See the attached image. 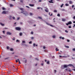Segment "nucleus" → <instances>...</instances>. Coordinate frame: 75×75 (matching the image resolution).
Returning a JSON list of instances; mask_svg holds the SVG:
<instances>
[{"mask_svg":"<svg viewBox=\"0 0 75 75\" xmlns=\"http://www.w3.org/2000/svg\"><path fill=\"white\" fill-rule=\"evenodd\" d=\"M6 52H2L1 53V55L3 56V57H5V55H6Z\"/></svg>","mask_w":75,"mask_h":75,"instance_id":"nucleus-1","label":"nucleus"},{"mask_svg":"<svg viewBox=\"0 0 75 75\" xmlns=\"http://www.w3.org/2000/svg\"><path fill=\"white\" fill-rule=\"evenodd\" d=\"M15 29L16 30H17L18 31H20V30H21V28L19 27H17Z\"/></svg>","mask_w":75,"mask_h":75,"instance_id":"nucleus-2","label":"nucleus"},{"mask_svg":"<svg viewBox=\"0 0 75 75\" xmlns=\"http://www.w3.org/2000/svg\"><path fill=\"white\" fill-rule=\"evenodd\" d=\"M65 70H66V71H67V72H71V69L69 68L65 69Z\"/></svg>","mask_w":75,"mask_h":75,"instance_id":"nucleus-3","label":"nucleus"},{"mask_svg":"<svg viewBox=\"0 0 75 75\" xmlns=\"http://www.w3.org/2000/svg\"><path fill=\"white\" fill-rule=\"evenodd\" d=\"M2 14H7V11H3L2 12Z\"/></svg>","mask_w":75,"mask_h":75,"instance_id":"nucleus-4","label":"nucleus"},{"mask_svg":"<svg viewBox=\"0 0 75 75\" xmlns=\"http://www.w3.org/2000/svg\"><path fill=\"white\" fill-rule=\"evenodd\" d=\"M67 66L68 67H74V65H73L71 64H69L68 65H67Z\"/></svg>","mask_w":75,"mask_h":75,"instance_id":"nucleus-5","label":"nucleus"},{"mask_svg":"<svg viewBox=\"0 0 75 75\" xmlns=\"http://www.w3.org/2000/svg\"><path fill=\"white\" fill-rule=\"evenodd\" d=\"M7 35H11L12 33H11L9 32H7Z\"/></svg>","mask_w":75,"mask_h":75,"instance_id":"nucleus-6","label":"nucleus"},{"mask_svg":"<svg viewBox=\"0 0 75 75\" xmlns=\"http://www.w3.org/2000/svg\"><path fill=\"white\" fill-rule=\"evenodd\" d=\"M45 11H46V12H47V13H48V11H49V10H48V8H46V9H45Z\"/></svg>","mask_w":75,"mask_h":75,"instance_id":"nucleus-7","label":"nucleus"},{"mask_svg":"<svg viewBox=\"0 0 75 75\" xmlns=\"http://www.w3.org/2000/svg\"><path fill=\"white\" fill-rule=\"evenodd\" d=\"M54 0H50V1H49V2L50 3H54V2L53 1Z\"/></svg>","mask_w":75,"mask_h":75,"instance_id":"nucleus-8","label":"nucleus"},{"mask_svg":"<svg viewBox=\"0 0 75 75\" xmlns=\"http://www.w3.org/2000/svg\"><path fill=\"white\" fill-rule=\"evenodd\" d=\"M29 6H30L31 7H34V4H29Z\"/></svg>","mask_w":75,"mask_h":75,"instance_id":"nucleus-9","label":"nucleus"},{"mask_svg":"<svg viewBox=\"0 0 75 75\" xmlns=\"http://www.w3.org/2000/svg\"><path fill=\"white\" fill-rule=\"evenodd\" d=\"M62 21H63L65 22V21H66V19L65 18H62Z\"/></svg>","mask_w":75,"mask_h":75,"instance_id":"nucleus-10","label":"nucleus"},{"mask_svg":"<svg viewBox=\"0 0 75 75\" xmlns=\"http://www.w3.org/2000/svg\"><path fill=\"white\" fill-rule=\"evenodd\" d=\"M59 38L60 39H61L62 38V40H64V37H60Z\"/></svg>","mask_w":75,"mask_h":75,"instance_id":"nucleus-11","label":"nucleus"},{"mask_svg":"<svg viewBox=\"0 0 75 75\" xmlns=\"http://www.w3.org/2000/svg\"><path fill=\"white\" fill-rule=\"evenodd\" d=\"M3 10H6V8H5L3 7L2 8Z\"/></svg>","mask_w":75,"mask_h":75,"instance_id":"nucleus-12","label":"nucleus"},{"mask_svg":"<svg viewBox=\"0 0 75 75\" xmlns=\"http://www.w3.org/2000/svg\"><path fill=\"white\" fill-rule=\"evenodd\" d=\"M0 24L1 25H2V26H4V24L2 23H0Z\"/></svg>","mask_w":75,"mask_h":75,"instance_id":"nucleus-13","label":"nucleus"},{"mask_svg":"<svg viewBox=\"0 0 75 75\" xmlns=\"http://www.w3.org/2000/svg\"><path fill=\"white\" fill-rule=\"evenodd\" d=\"M10 50L11 51H14V49H13V48H11L10 49Z\"/></svg>","mask_w":75,"mask_h":75,"instance_id":"nucleus-14","label":"nucleus"},{"mask_svg":"<svg viewBox=\"0 0 75 75\" xmlns=\"http://www.w3.org/2000/svg\"><path fill=\"white\" fill-rule=\"evenodd\" d=\"M68 23L69 24H72V22H71V21H70L68 22Z\"/></svg>","mask_w":75,"mask_h":75,"instance_id":"nucleus-15","label":"nucleus"},{"mask_svg":"<svg viewBox=\"0 0 75 75\" xmlns=\"http://www.w3.org/2000/svg\"><path fill=\"white\" fill-rule=\"evenodd\" d=\"M56 51H59V49H58V48L56 47Z\"/></svg>","mask_w":75,"mask_h":75,"instance_id":"nucleus-16","label":"nucleus"},{"mask_svg":"<svg viewBox=\"0 0 75 75\" xmlns=\"http://www.w3.org/2000/svg\"><path fill=\"white\" fill-rule=\"evenodd\" d=\"M64 68H67V67H68V65L67 66V65H64Z\"/></svg>","mask_w":75,"mask_h":75,"instance_id":"nucleus-17","label":"nucleus"},{"mask_svg":"<svg viewBox=\"0 0 75 75\" xmlns=\"http://www.w3.org/2000/svg\"><path fill=\"white\" fill-rule=\"evenodd\" d=\"M19 34H20V36H21V35H23V33H22L21 32Z\"/></svg>","mask_w":75,"mask_h":75,"instance_id":"nucleus-18","label":"nucleus"},{"mask_svg":"<svg viewBox=\"0 0 75 75\" xmlns=\"http://www.w3.org/2000/svg\"><path fill=\"white\" fill-rule=\"evenodd\" d=\"M69 4H72V1H69Z\"/></svg>","mask_w":75,"mask_h":75,"instance_id":"nucleus-19","label":"nucleus"},{"mask_svg":"<svg viewBox=\"0 0 75 75\" xmlns=\"http://www.w3.org/2000/svg\"><path fill=\"white\" fill-rule=\"evenodd\" d=\"M64 6V4H62V5H61L60 7L62 8V7Z\"/></svg>","mask_w":75,"mask_h":75,"instance_id":"nucleus-20","label":"nucleus"},{"mask_svg":"<svg viewBox=\"0 0 75 75\" xmlns=\"http://www.w3.org/2000/svg\"><path fill=\"white\" fill-rule=\"evenodd\" d=\"M65 6H69V4H68L67 3H66V4H65Z\"/></svg>","mask_w":75,"mask_h":75,"instance_id":"nucleus-21","label":"nucleus"},{"mask_svg":"<svg viewBox=\"0 0 75 75\" xmlns=\"http://www.w3.org/2000/svg\"><path fill=\"white\" fill-rule=\"evenodd\" d=\"M30 16H32V15H33V13L30 12Z\"/></svg>","mask_w":75,"mask_h":75,"instance_id":"nucleus-22","label":"nucleus"},{"mask_svg":"<svg viewBox=\"0 0 75 75\" xmlns=\"http://www.w3.org/2000/svg\"><path fill=\"white\" fill-rule=\"evenodd\" d=\"M38 18H40V19H41V20H42V17H38Z\"/></svg>","mask_w":75,"mask_h":75,"instance_id":"nucleus-23","label":"nucleus"},{"mask_svg":"<svg viewBox=\"0 0 75 75\" xmlns=\"http://www.w3.org/2000/svg\"><path fill=\"white\" fill-rule=\"evenodd\" d=\"M18 61L19 62V64H21V63H20V60L19 59H18Z\"/></svg>","mask_w":75,"mask_h":75,"instance_id":"nucleus-24","label":"nucleus"},{"mask_svg":"<svg viewBox=\"0 0 75 75\" xmlns=\"http://www.w3.org/2000/svg\"><path fill=\"white\" fill-rule=\"evenodd\" d=\"M10 7H13V6H14L12 4H10Z\"/></svg>","mask_w":75,"mask_h":75,"instance_id":"nucleus-25","label":"nucleus"},{"mask_svg":"<svg viewBox=\"0 0 75 75\" xmlns=\"http://www.w3.org/2000/svg\"><path fill=\"white\" fill-rule=\"evenodd\" d=\"M65 47L66 48H69V47L68 46H65Z\"/></svg>","mask_w":75,"mask_h":75,"instance_id":"nucleus-26","label":"nucleus"},{"mask_svg":"<svg viewBox=\"0 0 75 75\" xmlns=\"http://www.w3.org/2000/svg\"><path fill=\"white\" fill-rule=\"evenodd\" d=\"M54 73H55H55H56V72H57V71L56 70H54Z\"/></svg>","mask_w":75,"mask_h":75,"instance_id":"nucleus-27","label":"nucleus"},{"mask_svg":"<svg viewBox=\"0 0 75 75\" xmlns=\"http://www.w3.org/2000/svg\"><path fill=\"white\" fill-rule=\"evenodd\" d=\"M20 10H23V8H20Z\"/></svg>","mask_w":75,"mask_h":75,"instance_id":"nucleus-28","label":"nucleus"},{"mask_svg":"<svg viewBox=\"0 0 75 75\" xmlns=\"http://www.w3.org/2000/svg\"><path fill=\"white\" fill-rule=\"evenodd\" d=\"M57 16L58 17H60V14L59 13H58L57 15Z\"/></svg>","mask_w":75,"mask_h":75,"instance_id":"nucleus-29","label":"nucleus"},{"mask_svg":"<svg viewBox=\"0 0 75 75\" xmlns=\"http://www.w3.org/2000/svg\"><path fill=\"white\" fill-rule=\"evenodd\" d=\"M47 64H50V62H49V61H47Z\"/></svg>","mask_w":75,"mask_h":75,"instance_id":"nucleus-30","label":"nucleus"},{"mask_svg":"<svg viewBox=\"0 0 75 75\" xmlns=\"http://www.w3.org/2000/svg\"><path fill=\"white\" fill-rule=\"evenodd\" d=\"M54 13H57V10H54Z\"/></svg>","mask_w":75,"mask_h":75,"instance_id":"nucleus-31","label":"nucleus"},{"mask_svg":"<svg viewBox=\"0 0 75 75\" xmlns=\"http://www.w3.org/2000/svg\"><path fill=\"white\" fill-rule=\"evenodd\" d=\"M9 46H7L6 47V49H7V50H8V49H9Z\"/></svg>","mask_w":75,"mask_h":75,"instance_id":"nucleus-32","label":"nucleus"},{"mask_svg":"<svg viewBox=\"0 0 75 75\" xmlns=\"http://www.w3.org/2000/svg\"><path fill=\"white\" fill-rule=\"evenodd\" d=\"M46 24H47V25H51V24H50L49 23H46Z\"/></svg>","mask_w":75,"mask_h":75,"instance_id":"nucleus-33","label":"nucleus"},{"mask_svg":"<svg viewBox=\"0 0 75 75\" xmlns=\"http://www.w3.org/2000/svg\"><path fill=\"white\" fill-rule=\"evenodd\" d=\"M25 7L28 8H30V7L28 6H25Z\"/></svg>","mask_w":75,"mask_h":75,"instance_id":"nucleus-34","label":"nucleus"},{"mask_svg":"<svg viewBox=\"0 0 75 75\" xmlns=\"http://www.w3.org/2000/svg\"><path fill=\"white\" fill-rule=\"evenodd\" d=\"M52 37L53 38H55V35H53Z\"/></svg>","mask_w":75,"mask_h":75,"instance_id":"nucleus-35","label":"nucleus"},{"mask_svg":"<svg viewBox=\"0 0 75 75\" xmlns=\"http://www.w3.org/2000/svg\"><path fill=\"white\" fill-rule=\"evenodd\" d=\"M65 32H66V33H68V31H67V30H65Z\"/></svg>","mask_w":75,"mask_h":75,"instance_id":"nucleus-36","label":"nucleus"},{"mask_svg":"<svg viewBox=\"0 0 75 75\" xmlns=\"http://www.w3.org/2000/svg\"><path fill=\"white\" fill-rule=\"evenodd\" d=\"M9 17H10V20L11 19V17H12V16H11L10 15L9 16Z\"/></svg>","mask_w":75,"mask_h":75,"instance_id":"nucleus-37","label":"nucleus"},{"mask_svg":"<svg viewBox=\"0 0 75 75\" xmlns=\"http://www.w3.org/2000/svg\"><path fill=\"white\" fill-rule=\"evenodd\" d=\"M25 41H22V43H25Z\"/></svg>","mask_w":75,"mask_h":75,"instance_id":"nucleus-38","label":"nucleus"},{"mask_svg":"<svg viewBox=\"0 0 75 75\" xmlns=\"http://www.w3.org/2000/svg\"><path fill=\"white\" fill-rule=\"evenodd\" d=\"M63 58H67V56H63Z\"/></svg>","mask_w":75,"mask_h":75,"instance_id":"nucleus-39","label":"nucleus"},{"mask_svg":"<svg viewBox=\"0 0 75 75\" xmlns=\"http://www.w3.org/2000/svg\"><path fill=\"white\" fill-rule=\"evenodd\" d=\"M36 45H35V43H34L33 45V47H35V46Z\"/></svg>","mask_w":75,"mask_h":75,"instance_id":"nucleus-40","label":"nucleus"},{"mask_svg":"<svg viewBox=\"0 0 75 75\" xmlns=\"http://www.w3.org/2000/svg\"><path fill=\"white\" fill-rule=\"evenodd\" d=\"M3 33H4V34H5V30L3 31Z\"/></svg>","mask_w":75,"mask_h":75,"instance_id":"nucleus-41","label":"nucleus"},{"mask_svg":"<svg viewBox=\"0 0 75 75\" xmlns=\"http://www.w3.org/2000/svg\"><path fill=\"white\" fill-rule=\"evenodd\" d=\"M52 58H55V56H53L52 57Z\"/></svg>","mask_w":75,"mask_h":75,"instance_id":"nucleus-42","label":"nucleus"},{"mask_svg":"<svg viewBox=\"0 0 75 75\" xmlns=\"http://www.w3.org/2000/svg\"><path fill=\"white\" fill-rule=\"evenodd\" d=\"M73 51H75V48H74L73 50H72Z\"/></svg>","mask_w":75,"mask_h":75,"instance_id":"nucleus-43","label":"nucleus"},{"mask_svg":"<svg viewBox=\"0 0 75 75\" xmlns=\"http://www.w3.org/2000/svg\"><path fill=\"white\" fill-rule=\"evenodd\" d=\"M16 42H20V41H19L18 40H16Z\"/></svg>","mask_w":75,"mask_h":75,"instance_id":"nucleus-44","label":"nucleus"},{"mask_svg":"<svg viewBox=\"0 0 75 75\" xmlns=\"http://www.w3.org/2000/svg\"><path fill=\"white\" fill-rule=\"evenodd\" d=\"M20 1L21 2L23 3V0H21Z\"/></svg>","mask_w":75,"mask_h":75,"instance_id":"nucleus-45","label":"nucleus"},{"mask_svg":"<svg viewBox=\"0 0 75 75\" xmlns=\"http://www.w3.org/2000/svg\"><path fill=\"white\" fill-rule=\"evenodd\" d=\"M31 34H34V33L33 32V31L31 32Z\"/></svg>","mask_w":75,"mask_h":75,"instance_id":"nucleus-46","label":"nucleus"},{"mask_svg":"<svg viewBox=\"0 0 75 75\" xmlns=\"http://www.w3.org/2000/svg\"><path fill=\"white\" fill-rule=\"evenodd\" d=\"M20 24L21 25H22V24H23V22H20Z\"/></svg>","mask_w":75,"mask_h":75,"instance_id":"nucleus-47","label":"nucleus"},{"mask_svg":"<svg viewBox=\"0 0 75 75\" xmlns=\"http://www.w3.org/2000/svg\"><path fill=\"white\" fill-rule=\"evenodd\" d=\"M21 13H23V14L24 13V11H22L21 12Z\"/></svg>","mask_w":75,"mask_h":75,"instance_id":"nucleus-48","label":"nucleus"},{"mask_svg":"<svg viewBox=\"0 0 75 75\" xmlns=\"http://www.w3.org/2000/svg\"><path fill=\"white\" fill-rule=\"evenodd\" d=\"M35 59L37 61H38L39 59H38L36 58Z\"/></svg>","mask_w":75,"mask_h":75,"instance_id":"nucleus-49","label":"nucleus"},{"mask_svg":"<svg viewBox=\"0 0 75 75\" xmlns=\"http://www.w3.org/2000/svg\"><path fill=\"white\" fill-rule=\"evenodd\" d=\"M13 20H15V17H13Z\"/></svg>","mask_w":75,"mask_h":75,"instance_id":"nucleus-50","label":"nucleus"},{"mask_svg":"<svg viewBox=\"0 0 75 75\" xmlns=\"http://www.w3.org/2000/svg\"><path fill=\"white\" fill-rule=\"evenodd\" d=\"M14 38V39H12V40H15V38Z\"/></svg>","mask_w":75,"mask_h":75,"instance_id":"nucleus-51","label":"nucleus"},{"mask_svg":"<svg viewBox=\"0 0 75 75\" xmlns=\"http://www.w3.org/2000/svg\"><path fill=\"white\" fill-rule=\"evenodd\" d=\"M50 26H51V27H54V25H50Z\"/></svg>","mask_w":75,"mask_h":75,"instance_id":"nucleus-52","label":"nucleus"},{"mask_svg":"<svg viewBox=\"0 0 75 75\" xmlns=\"http://www.w3.org/2000/svg\"><path fill=\"white\" fill-rule=\"evenodd\" d=\"M29 44H31V43H32V42L31 41H30V42H29Z\"/></svg>","mask_w":75,"mask_h":75,"instance_id":"nucleus-53","label":"nucleus"},{"mask_svg":"<svg viewBox=\"0 0 75 75\" xmlns=\"http://www.w3.org/2000/svg\"><path fill=\"white\" fill-rule=\"evenodd\" d=\"M69 27V28H71V26H69V27Z\"/></svg>","mask_w":75,"mask_h":75,"instance_id":"nucleus-54","label":"nucleus"},{"mask_svg":"<svg viewBox=\"0 0 75 75\" xmlns=\"http://www.w3.org/2000/svg\"><path fill=\"white\" fill-rule=\"evenodd\" d=\"M39 2H41L42 1L41 0H39L38 1Z\"/></svg>","mask_w":75,"mask_h":75,"instance_id":"nucleus-55","label":"nucleus"},{"mask_svg":"<svg viewBox=\"0 0 75 75\" xmlns=\"http://www.w3.org/2000/svg\"><path fill=\"white\" fill-rule=\"evenodd\" d=\"M15 61L16 62H18V61L17 60H16Z\"/></svg>","mask_w":75,"mask_h":75,"instance_id":"nucleus-56","label":"nucleus"},{"mask_svg":"<svg viewBox=\"0 0 75 75\" xmlns=\"http://www.w3.org/2000/svg\"><path fill=\"white\" fill-rule=\"evenodd\" d=\"M74 7V5H72V8H73V7Z\"/></svg>","mask_w":75,"mask_h":75,"instance_id":"nucleus-57","label":"nucleus"},{"mask_svg":"<svg viewBox=\"0 0 75 75\" xmlns=\"http://www.w3.org/2000/svg\"><path fill=\"white\" fill-rule=\"evenodd\" d=\"M59 57L60 58H61V57H63L62 56H61V55H60V56H59Z\"/></svg>","mask_w":75,"mask_h":75,"instance_id":"nucleus-58","label":"nucleus"},{"mask_svg":"<svg viewBox=\"0 0 75 75\" xmlns=\"http://www.w3.org/2000/svg\"><path fill=\"white\" fill-rule=\"evenodd\" d=\"M44 49H45V46H44L43 47Z\"/></svg>","mask_w":75,"mask_h":75,"instance_id":"nucleus-59","label":"nucleus"},{"mask_svg":"<svg viewBox=\"0 0 75 75\" xmlns=\"http://www.w3.org/2000/svg\"><path fill=\"white\" fill-rule=\"evenodd\" d=\"M67 42H69V40L68 39V40H67Z\"/></svg>","mask_w":75,"mask_h":75,"instance_id":"nucleus-60","label":"nucleus"},{"mask_svg":"<svg viewBox=\"0 0 75 75\" xmlns=\"http://www.w3.org/2000/svg\"><path fill=\"white\" fill-rule=\"evenodd\" d=\"M34 37H32L31 38V39H32V40L34 39Z\"/></svg>","mask_w":75,"mask_h":75,"instance_id":"nucleus-61","label":"nucleus"},{"mask_svg":"<svg viewBox=\"0 0 75 75\" xmlns=\"http://www.w3.org/2000/svg\"><path fill=\"white\" fill-rule=\"evenodd\" d=\"M37 9H40V7H38L37 8Z\"/></svg>","mask_w":75,"mask_h":75,"instance_id":"nucleus-62","label":"nucleus"},{"mask_svg":"<svg viewBox=\"0 0 75 75\" xmlns=\"http://www.w3.org/2000/svg\"><path fill=\"white\" fill-rule=\"evenodd\" d=\"M69 24H68V23H66V25H68Z\"/></svg>","mask_w":75,"mask_h":75,"instance_id":"nucleus-63","label":"nucleus"},{"mask_svg":"<svg viewBox=\"0 0 75 75\" xmlns=\"http://www.w3.org/2000/svg\"><path fill=\"white\" fill-rule=\"evenodd\" d=\"M73 19H74L75 20V16H74L73 17Z\"/></svg>","mask_w":75,"mask_h":75,"instance_id":"nucleus-64","label":"nucleus"}]
</instances>
